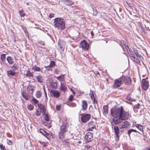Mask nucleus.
Returning a JSON list of instances; mask_svg holds the SVG:
<instances>
[{"label": "nucleus", "instance_id": "72a5a7b5", "mask_svg": "<svg viewBox=\"0 0 150 150\" xmlns=\"http://www.w3.org/2000/svg\"><path fill=\"white\" fill-rule=\"evenodd\" d=\"M19 13L21 17H24L25 15V13L24 12L23 10L19 11Z\"/></svg>", "mask_w": 150, "mask_h": 150}, {"label": "nucleus", "instance_id": "a878e982", "mask_svg": "<svg viewBox=\"0 0 150 150\" xmlns=\"http://www.w3.org/2000/svg\"><path fill=\"white\" fill-rule=\"evenodd\" d=\"M32 69L34 71H40L41 69L40 68L36 66H33L32 67Z\"/></svg>", "mask_w": 150, "mask_h": 150}, {"label": "nucleus", "instance_id": "20e7f679", "mask_svg": "<svg viewBox=\"0 0 150 150\" xmlns=\"http://www.w3.org/2000/svg\"><path fill=\"white\" fill-rule=\"evenodd\" d=\"M68 124L67 123H63L60 127L59 132V137L60 139H62L64 137V134L67 131Z\"/></svg>", "mask_w": 150, "mask_h": 150}, {"label": "nucleus", "instance_id": "680f3d73", "mask_svg": "<svg viewBox=\"0 0 150 150\" xmlns=\"http://www.w3.org/2000/svg\"><path fill=\"white\" fill-rule=\"evenodd\" d=\"M120 45L122 47L123 50H124V47L123 46V45Z\"/></svg>", "mask_w": 150, "mask_h": 150}, {"label": "nucleus", "instance_id": "cd10ccee", "mask_svg": "<svg viewBox=\"0 0 150 150\" xmlns=\"http://www.w3.org/2000/svg\"><path fill=\"white\" fill-rule=\"evenodd\" d=\"M55 65V62L53 61H51L50 64L47 67V68H51L54 66Z\"/></svg>", "mask_w": 150, "mask_h": 150}, {"label": "nucleus", "instance_id": "4468645a", "mask_svg": "<svg viewBox=\"0 0 150 150\" xmlns=\"http://www.w3.org/2000/svg\"><path fill=\"white\" fill-rule=\"evenodd\" d=\"M51 94L54 97L58 98L60 96V93L59 91L56 90H52L50 91Z\"/></svg>", "mask_w": 150, "mask_h": 150}, {"label": "nucleus", "instance_id": "a211bd4d", "mask_svg": "<svg viewBox=\"0 0 150 150\" xmlns=\"http://www.w3.org/2000/svg\"><path fill=\"white\" fill-rule=\"evenodd\" d=\"M60 88L61 91L64 92L67 90V88L65 85L64 84H62V83H61V84L60 85Z\"/></svg>", "mask_w": 150, "mask_h": 150}, {"label": "nucleus", "instance_id": "2f4dec72", "mask_svg": "<svg viewBox=\"0 0 150 150\" xmlns=\"http://www.w3.org/2000/svg\"><path fill=\"white\" fill-rule=\"evenodd\" d=\"M41 95H42L41 92H40V91H38L37 92L36 95H35V96L37 98H40L41 96Z\"/></svg>", "mask_w": 150, "mask_h": 150}, {"label": "nucleus", "instance_id": "6e6552de", "mask_svg": "<svg viewBox=\"0 0 150 150\" xmlns=\"http://www.w3.org/2000/svg\"><path fill=\"white\" fill-rule=\"evenodd\" d=\"M85 139L87 142L91 141L93 139V134L91 132H88L85 136Z\"/></svg>", "mask_w": 150, "mask_h": 150}, {"label": "nucleus", "instance_id": "1a4fd4ad", "mask_svg": "<svg viewBox=\"0 0 150 150\" xmlns=\"http://www.w3.org/2000/svg\"><path fill=\"white\" fill-rule=\"evenodd\" d=\"M89 128L88 131H92L93 129L96 128V124L93 121H91L88 123V125Z\"/></svg>", "mask_w": 150, "mask_h": 150}, {"label": "nucleus", "instance_id": "58836bf2", "mask_svg": "<svg viewBox=\"0 0 150 150\" xmlns=\"http://www.w3.org/2000/svg\"><path fill=\"white\" fill-rule=\"evenodd\" d=\"M40 132L43 135H45L47 132L44 130L42 129H40L39 130Z\"/></svg>", "mask_w": 150, "mask_h": 150}, {"label": "nucleus", "instance_id": "393cba45", "mask_svg": "<svg viewBox=\"0 0 150 150\" xmlns=\"http://www.w3.org/2000/svg\"><path fill=\"white\" fill-rule=\"evenodd\" d=\"M7 74L8 75L13 76L16 74V73L11 70H9L7 71Z\"/></svg>", "mask_w": 150, "mask_h": 150}, {"label": "nucleus", "instance_id": "f8f14e48", "mask_svg": "<svg viewBox=\"0 0 150 150\" xmlns=\"http://www.w3.org/2000/svg\"><path fill=\"white\" fill-rule=\"evenodd\" d=\"M38 106L42 112V115H45L46 113V109L44 105L41 104H38Z\"/></svg>", "mask_w": 150, "mask_h": 150}, {"label": "nucleus", "instance_id": "0e129e2a", "mask_svg": "<svg viewBox=\"0 0 150 150\" xmlns=\"http://www.w3.org/2000/svg\"><path fill=\"white\" fill-rule=\"evenodd\" d=\"M121 43H124V41L123 40H122L121 41Z\"/></svg>", "mask_w": 150, "mask_h": 150}, {"label": "nucleus", "instance_id": "0eeeda50", "mask_svg": "<svg viewBox=\"0 0 150 150\" xmlns=\"http://www.w3.org/2000/svg\"><path fill=\"white\" fill-rule=\"evenodd\" d=\"M142 87L144 90H147L149 88V82L146 79H143L142 80Z\"/></svg>", "mask_w": 150, "mask_h": 150}, {"label": "nucleus", "instance_id": "79ce46f5", "mask_svg": "<svg viewBox=\"0 0 150 150\" xmlns=\"http://www.w3.org/2000/svg\"><path fill=\"white\" fill-rule=\"evenodd\" d=\"M51 86L54 88H55L57 86V84L56 82H52L51 83Z\"/></svg>", "mask_w": 150, "mask_h": 150}, {"label": "nucleus", "instance_id": "c756f323", "mask_svg": "<svg viewBox=\"0 0 150 150\" xmlns=\"http://www.w3.org/2000/svg\"><path fill=\"white\" fill-rule=\"evenodd\" d=\"M133 132H137V131L136 130H134L133 129H131L129 130L128 131L127 134L129 137L130 136V134Z\"/></svg>", "mask_w": 150, "mask_h": 150}, {"label": "nucleus", "instance_id": "bf43d9fd", "mask_svg": "<svg viewBox=\"0 0 150 150\" xmlns=\"http://www.w3.org/2000/svg\"><path fill=\"white\" fill-rule=\"evenodd\" d=\"M43 88L44 89V91L45 93V87L44 86H43Z\"/></svg>", "mask_w": 150, "mask_h": 150}, {"label": "nucleus", "instance_id": "5701e85b", "mask_svg": "<svg viewBox=\"0 0 150 150\" xmlns=\"http://www.w3.org/2000/svg\"><path fill=\"white\" fill-rule=\"evenodd\" d=\"M135 126L137 128H138L140 131H141L142 132H143L144 130L143 126L142 125L140 124H136Z\"/></svg>", "mask_w": 150, "mask_h": 150}, {"label": "nucleus", "instance_id": "f03ea898", "mask_svg": "<svg viewBox=\"0 0 150 150\" xmlns=\"http://www.w3.org/2000/svg\"><path fill=\"white\" fill-rule=\"evenodd\" d=\"M54 25L55 28L63 30L65 28V24L64 20L61 18H56L54 19Z\"/></svg>", "mask_w": 150, "mask_h": 150}, {"label": "nucleus", "instance_id": "69168bd1", "mask_svg": "<svg viewBox=\"0 0 150 150\" xmlns=\"http://www.w3.org/2000/svg\"><path fill=\"white\" fill-rule=\"evenodd\" d=\"M78 143L79 144H81V142L79 141L78 142Z\"/></svg>", "mask_w": 150, "mask_h": 150}, {"label": "nucleus", "instance_id": "37998d69", "mask_svg": "<svg viewBox=\"0 0 150 150\" xmlns=\"http://www.w3.org/2000/svg\"><path fill=\"white\" fill-rule=\"evenodd\" d=\"M44 118L45 120L47 121H48L49 120V117L48 116V115L47 114H45Z\"/></svg>", "mask_w": 150, "mask_h": 150}, {"label": "nucleus", "instance_id": "f257e3e1", "mask_svg": "<svg viewBox=\"0 0 150 150\" xmlns=\"http://www.w3.org/2000/svg\"><path fill=\"white\" fill-rule=\"evenodd\" d=\"M129 114L127 112L125 111L123 108L121 106V110L119 118L113 119V123L116 125H118L121 123L122 120H125L128 119L129 117Z\"/></svg>", "mask_w": 150, "mask_h": 150}, {"label": "nucleus", "instance_id": "f704fd0d", "mask_svg": "<svg viewBox=\"0 0 150 150\" xmlns=\"http://www.w3.org/2000/svg\"><path fill=\"white\" fill-rule=\"evenodd\" d=\"M26 75L27 76H33V74L32 73H31L30 71H27V73L26 74Z\"/></svg>", "mask_w": 150, "mask_h": 150}, {"label": "nucleus", "instance_id": "5fc2aeb1", "mask_svg": "<svg viewBox=\"0 0 150 150\" xmlns=\"http://www.w3.org/2000/svg\"><path fill=\"white\" fill-rule=\"evenodd\" d=\"M91 147V146L88 145H87L85 146V148L87 149H89Z\"/></svg>", "mask_w": 150, "mask_h": 150}, {"label": "nucleus", "instance_id": "3c124183", "mask_svg": "<svg viewBox=\"0 0 150 150\" xmlns=\"http://www.w3.org/2000/svg\"><path fill=\"white\" fill-rule=\"evenodd\" d=\"M140 60H141L139 58L137 59L136 60V62L137 64H139L140 63Z\"/></svg>", "mask_w": 150, "mask_h": 150}, {"label": "nucleus", "instance_id": "423d86ee", "mask_svg": "<svg viewBox=\"0 0 150 150\" xmlns=\"http://www.w3.org/2000/svg\"><path fill=\"white\" fill-rule=\"evenodd\" d=\"M119 127L120 129H127L128 128L130 125L129 123L127 121H125L123 122H122L120 123Z\"/></svg>", "mask_w": 150, "mask_h": 150}, {"label": "nucleus", "instance_id": "13d9d810", "mask_svg": "<svg viewBox=\"0 0 150 150\" xmlns=\"http://www.w3.org/2000/svg\"><path fill=\"white\" fill-rule=\"evenodd\" d=\"M146 150H150V148L149 147H147L146 148Z\"/></svg>", "mask_w": 150, "mask_h": 150}, {"label": "nucleus", "instance_id": "c85d7f7f", "mask_svg": "<svg viewBox=\"0 0 150 150\" xmlns=\"http://www.w3.org/2000/svg\"><path fill=\"white\" fill-rule=\"evenodd\" d=\"M125 77L123 76L122 77L118 79L119 80L121 83L122 84L124 82H125Z\"/></svg>", "mask_w": 150, "mask_h": 150}, {"label": "nucleus", "instance_id": "774afa93", "mask_svg": "<svg viewBox=\"0 0 150 150\" xmlns=\"http://www.w3.org/2000/svg\"><path fill=\"white\" fill-rule=\"evenodd\" d=\"M39 142L40 143H41V141H40Z\"/></svg>", "mask_w": 150, "mask_h": 150}, {"label": "nucleus", "instance_id": "4be33fe9", "mask_svg": "<svg viewBox=\"0 0 150 150\" xmlns=\"http://www.w3.org/2000/svg\"><path fill=\"white\" fill-rule=\"evenodd\" d=\"M133 51L136 56L138 58H139L141 59H142L143 57L140 55L139 54L138 51L135 49L133 50Z\"/></svg>", "mask_w": 150, "mask_h": 150}, {"label": "nucleus", "instance_id": "c9c22d12", "mask_svg": "<svg viewBox=\"0 0 150 150\" xmlns=\"http://www.w3.org/2000/svg\"><path fill=\"white\" fill-rule=\"evenodd\" d=\"M44 136L48 139H50L52 137V135L50 134L47 132L46 133V134Z\"/></svg>", "mask_w": 150, "mask_h": 150}, {"label": "nucleus", "instance_id": "4d7b16f0", "mask_svg": "<svg viewBox=\"0 0 150 150\" xmlns=\"http://www.w3.org/2000/svg\"><path fill=\"white\" fill-rule=\"evenodd\" d=\"M140 105V104H138L137 105H136L135 107L137 108H139V106Z\"/></svg>", "mask_w": 150, "mask_h": 150}, {"label": "nucleus", "instance_id": "e433bc0d", "mask_svg": "<svg viewBox=\"0 0 150 150\" xmlns=\"http://www.w3.org/2000/svg\"><path fill=\"white\" fill-rule=\"evenodd\" d=\"M22 95L24 98L26 100H28V98L27 96L26 95L25 93L23 92H22Z\"/></svg>", "mask_w": 150, "mask_h": 150}, {"label": "nucleus", "instance_id": "c03bdc74", "mask_svg": "<svg viewBox=\"0 0 150 150\" xmlns=\"http://www.w3.org/2000/svg\"><path fill=\"white\" fill-rule=\"evenodd\" d=\"M38 43L41 46V47H42L43 46L45 45V42L43 41H39Z\"/></svg>", "mask_w": 150, "mask_h": 150}, {"label": "nucleus", "instance_id": "2eb2a0df", "mask_svg": "<svg viewBox=\"0 0 150 150\" xmlns=\"http://www.w3.org/2000/svg\"><path fill=\"white\" fill-rule=\"evenodd\" d=\"M122 84L121 83L118 79H117L115 81L113 87L115 88H118L121 86Z\"/></svg>", "mask_w": 150, "mask_h": 150}, {"label": "nucleus", "instance_id": "473e14b6", "mask_svg": "<svg viewBox=\"0 0 150 150\" xmlns=\"http://www.w3.org/2000/svg\"><path fill=\"white\" fill-rule=\"evenodd\" d=\"M57 79L60 81H63L64 79V77L63 75H62L57 77Z\"/></svg>", "mask_w": 150, "mask_h": 150}, {"label": "nucleus", "instance_id": "9d476101", "mask_svg": "<svg viewBox=\"0 0 150 150\" xmlns=\"http://www.w3.org/2000/svg\"><path fill=\"white\" fill-rule=\"evenodd\" d=\"M80 46L84 50H87L88 49V45L85 40L82 41L80 42Z\"/></svg>", "mask_w": 150, "mask_h": 150}, {"label": "nucleus", "instance_id": "bb28decb", "mask_svg": "<svg viewBox=\"0 0 150 150\" xmlns=\"http://www.w3.org/2000/svg\"><path fill=\"white\" fill-rule=\"evenodd\" d=\"M65 4L68 6H71L74 4V2L71 1L67 0L65 1Z\"/></svg>", "mask_w": 150, "mask_h": 150}, {"label": "nucleus", "instance_id": "ddd939ff", "mask_svg": "<svg viewBox=\"0 0 150 150\" xmlns=\"http://www.w3.org/2000/svg\"><path fill=\"white\" fill-rule=\"evenodd\" d=\"M114 129L116 137L119 139L120 136V128L117 126H115L114 127Z\"/></svg>", "mask_w": 150, "mask_h": 150}, {"label": "nucleus", "instance_id": "dca6fc26", "mask_svg": "<svg viewBox=\"0 0 150 150\" xmlns=\"http://www.w3.org/2000/svg\"><path fill=\"white\" fill-rule=\"evenodd\" d=\"M27 92L30 94H32L34 90L33 87L31 85H29L27 89Z\"/></svg>", "mask_w": 150, "mask_h": 150}, {"label": "nucleus", "instance_id": "e2e57ef3", "mask_svg": "<svg viewBox=\"0 0 150 150\" xmlns=\"http://www.w3.org/2000/svg\"><path fill=\"white\" fill-rule=\"evenodd\" d=\"M91 35H94V34H93V32L92 31L91 32Z\"/></svg>", "mask_w": 150, "mask_h": 150}, {"label": "nucleus", "instance_id": "09e8293b", "mask_svg": "<svg viewBox=\"0 0 150 150\" xmlns=\"http://www.w3.org/2000/svg\"><path fill=\"white\" fill-rule=\"evenodd\" d=\"M7 143L8 145H11L12 144V142L11 141L8 139L7 140Z\"/></svg>", "mask_w": 150, "mask_h": 150}, {"label": "nucleus", "instance_id": "412c9836", "mask_svg": "<svg viewBox=\"0 0 150 150\" xmlns=\"http://www.w3.org/2000/svg\"><path fill=\"white\" fill-rule=\"evenodd\" d=\"M108 107L107 105H105L103 107V113L106 114L108 113Z\"/></svg>", "mask_w": 150, "mask_h": 150}, {"label": "nucleus", "instance_id": "ea45409f", "mask_svg": "<svg viewBox=\"0 0 150 150\" xmlns=\"http://www.w3.org/2000/svg\"><path fill=\"white\" fill-rule=\"evenodd\" d=\"M93 8V15L94 16L96 15L98 13V12H97V11L96 10L95 8Z\"/></svg>", "mask_w": 150, "mask_h": 150}, {"label": "nucleus", "instance_id": "6ab92c4d", "mask_svg": "<svg viewBox=\"0 0 150 150\" xmlns=\"http://www.w3.org/2000/svg\"><path fill=\"white\" fill-rule=\"evenodd\" d=\"M36 78L37 81L39 83H42L43 81V79L42 76L38 75L36 76Z\"/></svg>", "mask_w": 150, "mask_h": 150}, {"label": "nucleus", "instance_id": "9b49d317", "mask_svg": "<svg viewBox=\"0 0 150 150\" xmlns=\"http://www.w3.org/2000/svg\"><path fill=\"white\" fill-rule=\"evenodd\" d=\"M123 45H124L125 47L126 48L127 51L128 53L129 54L130 56L133 59H135V55L131 51V49L127 45H125L124 44H123Z\"/></svg>", "mask_w": 150, "mask_h": 150}, {"label": "nucleus", "instance_id": "a18cd8bd", "mask_svg": "<svg viewBox=\"0 0 150 150\" xmlns=\"http://www.w3.org/2000/svg\"><path fill=\"white\" fill-rule=\"evenodd\" d=\"M41 112L40 111H39L38 110H37L36 111L35 114L37 116H39L40 115Z\"/></svg>", "mask_w": 150, "mask_h": 150}, {"label": "nucleus", "instance_id": "864d4df0", "mask_svg": "<svg viewBox=\"0 0 150 150\" xmlns=\"http://www.w3.org/2000/svg\"><path fill=\"white\" fill-rule=\"evenodd\" d=\"M13 69H17L18 68V67L15 64H14L13 66Z\"/></svg>", "mask_w": 150, "mask_h": 150}, {"label": "nucleus", "instance_id": "b1692460", "mask_svg": "<svg viewBox=\"0 0 150 150\" xmlns=\"http://www.w3.org/2000/svg\"><path fill=\"white\" fill-rule=\"evenodd\" d=\"M7 60L8 63L10 64H13L14 62L13 61L11 57H7Z\"/></svg>", "mask_w": 150, "mask_h": 150}, {"label": "nucleus", "instance_id": "8fccbe9b", "mask_svg": "<svg viewBox=\"0 0 150 150\" xmlns=\"http://www.w3.org/2000/svg\"><path fill=\"white\" fill-rule=\"evenodd\" d=\"M61 108V106L60 105H58L56 106V109L57 110H59Z\"/></svg>", "mask_w": 150, "mask_h": 150}, {"label": "nucleus", "instance_id": "a19ab883", "mask_svg": "<svg viewBox=\"0 0 150 150\" xmlns=\"http://www.w3.org/2000/svg\"><path fill=\"white\" fill-rule=\"evenodd\" d=\"M90 95L91 99L92 100H93V97H94V94L93 91H92L91 90H90Z\"/></svg>", "mask_w": 150, "mask_h": 150}, {"label": "nucleus", "instance_id": "4c0bfd02", "mask_svg": "<svg viewBox=\"0 0 150 150\" xmlns=\"http://www.w3.org/2000/svg\"><path fill=\"white\" fill-rule=\"evenodd\" d=\"M34 108L33 106L31 105L30 104L28 106V108L30 110H32Z\"/></svg>", "mask_w": 150, "mask_h": 150}, {"label": "nucleus", "instance_id": "6e6d98bb", "mask_svg": "<svg viewBox=\"0 0 150 150\" xmlns=\"http://www.w3.org/2000/svg\"><path fill=\"white\" fill-rule=\"evenodd\" d=\"M54 14H50L49 15V17L50 18H52L54 16Z\"/></svg>", "mask_w": 150, "mask_h": 150}, {"label": "nucleus", "instance_id": "39448f33", "mask_svg": "<svg viewBox=\"0 0 150 150\" xmlns=\"http://www.w3.org/2000/svg\"><path fill=\"white\" fill-rule=\"evenodd\" d=\"M81 115V120L82 123H84L88 121L91 117V115L88 114H82Z\"/></svg>", "mask_w": 150, "mask_h": 150}, {"label": "nucleus", "instance_id": "de8ad7c7", "mask_svg": "<svg viewBox=\"0 0 150 150\" xmlns=\"http://www.w3.org/2000/svg\"><path fill=\"white\" fill-rule=\"evenodd\" d=\"M32 100L34 102V103L35 104H37L38 103V101L35 98H33Z\"/></svg>", "mask_w": 150, "mask_h": 150}, {"label": "nucleus", "instance_id": "052dcab7", "mask_svg": "<svg viewBox=\"0 0 150 150\" xmlns=\"http://www.w3.org/2000/svg\"><path fill=\"white\" fill-rule=\"evenodd\" d=\"M43 88L44 89V91L45 93V87L44 86H43Z\"/></svg>", "mask_w": 150, "mask_h": 150}, {"label": "nucleus", "instance_id": "49530a36", "mask_svg": "<svg viewBox=\"0 0 150 150\" xmlns=\"http://www.w3.org/2000/svg\"><path fill=\"white\" fill-rule=\"evenodd\" d=\"M0 148L1 150H4L5 149V146L3 144H0Z\"/></svg>", "mask_w": 150, "mask_h": 150}, {"label": "nucleus", "instance_id": "603ef678", "mask_svg": "<svg viewBox=\"0 0 150 150\" xmlns=\"http://www.w3.org/2000/svg\"><path fill=\"white\" fill-rule=\"evenodd\" d=\"M73 96L72 95H71L68 99V100L70 101H72L73 99Z\"/></svg>", "mask_w": 150, "mask_h": 150}, {"label": "nucleus", "instance_id": "338daca9", "mask_svg": "<svg viewBox=\"0 0 150 150\" xmlns=\"http://www.w3.org/2000/svg\"><path fill=\"white\" fill-rule=\"evenodd\" d=\"M26 5H29V3H26Z\"/></svg>", "mask_w": 150, "mask_h": 150}, {"label": "nucleus", "instance_id": "7ed1b4c3", "mask_svg": "<svg viewBox=\"0 0 150 150\" xmlns=\"http://www.w3.org/2000/svg\"><path fill=\"white\" fill-rule=\"evenodd\" d=\"M121 110V107L119 108L115 107L112 108L111 110V114L114 117L113 119L119 118Z\"/></svg>", "mask_w": 150, "mask_h": 150}, {"label": "nucleus", "instance_id": "f3484780", "mask_svg": "<svg viewBox=\"0 0 150 150\" xmlns=\"http://www.w3.org/2000/svg\"><path fill=\"white\" fill-rule=\"evenodd\" d=\"M87 107V103L86 101L85 100H83L82 101V110H86Z\"/></svg>", "mask_w": 150, "mask_h": 150}, {"label": "nucleus", "instance_id": "7c9ffc66", "mask_svg": "<svg viewBox=\"0 0 150 150\" xmlns=\"http://www.w3.org/2000/svg\"><path fill=\"white\" fill-rule=\"evenodd\" d=\"M1 59L2 62H4L5 60L6 54H2L1 55Z\"/></svg>", "mask_w": 150, "mask_h": 150}, {"label": "nucleus", "instance_id": "aec40b11", "mask_svg": "<svg viewBox=\"0 0 150 150\" xmlns=\"http://www.w3.org/2000/svg\"><path fill=\"white\" fill-rule=\"evenodd\" d=\"M125 84L129 85L131 84V80L129 77H125Z\"/></svg>", "mask_w": 150, "mask_h": 150}]
</instances>
